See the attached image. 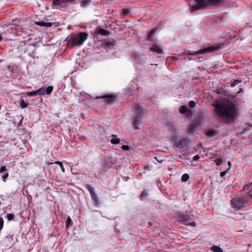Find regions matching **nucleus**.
<instances>
[{
    "instance_id": "423d86ee",
    "label": "nucleus",
    "mask_w": 252,
    "mask_h": 252,
    "mask_svg": "<svg viewBox=\"0 0 252 252\" xmlns=\"http://www.w3.org/2000/svg\"><path fill=\"white\" fill-rule=\"evenodd\" d=\"M223 47V45H214L208 47L207 48H205L204 49L199 50L197 51L194 52L193 53H191L189 52V54L191 55H197L202 54H204L206 53H211L214 51H218Z\"/></svg>"
},
{
    "instance_id": "4be33fe9",
    "label": "nucleus",
    "mask_w": 252,
    "mask_h": 252,
    "mask_svg": "<svg viewBox=\"0 0 252 252\" xmlns=\"http://www.w3.org/2000/svg\"><path fill=\"white\" fill-rule=\"evenodd\" d=\"M113 138L111 140V143L113 144H117L120 143V139L117 137L115 135H112Z\"/></svg>"
},
{
    "instance_id": "6e6552de",
    "label": "nucleus",
    "mask_w": 252,
    "mask_h": 252,
    "mask_svg": "<svg viewBox=\"0 0 252 252\" xmlns=\"http://www.w3.org/2000/svg\"><path fill=\"white\" fill-rule=\"evenodd\" d=\"M231 204L234 208L240 209L245 206L246 203L245 200L242 198H238L234 200H231Z\"/></svg>"
},
{
    "instance_id": "aec40b11",
    "label": "nucleus",
    "mask_w": 252,
    "mask_h": 252,
    "mask_svg": "<svg viewBox=\"0 0 252 252\" xmlns=\"http://www.w3.org/2000/svg\"><path fill=\"white\" fill-rule=\"evenodd\" d=\"M149 194L147 190L144 189V190L142 192L141 194L140 195V199L141 200H145L147 197L148 196Z\"/></svg>"
},
{
    "instance_id": "ea45409f",
    "label": "nucleus",
    "mask_w": 252,
    "mask_h": 252,
    "mask_svg": "<svg viewBox=\"0 0 252 252\" xmlns=\"http://www.w3.org/2000/svg\"><path fill=\"white\" fill-rule=\"evenodd\" d=\"M226 173H227V171H223L220 173V175L221 177H223L226 175Z\"/></svg>"
},
{
    "instance_id": "49530a36",
    "label": "nucleus",
    "mask_w": 252,
    "mask_h": 252,
    "mask_svg": "<svg viewBox=\"0 0 252 252\" xmlns=\"http://www.w3.org/2000/svg\"><path fill=\"white\" fill-rule=\"evenodd\" d=\"M243 91V89L240 88V91L239 92H238L237 94H238Z\"/></svg>"
},
{
    "instance_id": "72a5a7b5",
    "label": "nucleus",
    "mask_w": 252,
    "mask_h": 252,
    "mask_svg": "<svg viewBox=\"0 0 252 252\" xmlns=\"http://www.w3.org/2000/svg\"><path fill=\"white\" fill-rule=\"evenodd\" d=\"M189 105L190 108H193L195 106V102L194 101L191 100V101H190L189 102Z\"/></svg>"
},
{
    "instance_id": "473e14b6",
    "label": "nucleus",
    "mask_w": 252,
    "mask_h": 252,
    "mask_svg": "<svg viewBox=\"0 0 252 252\" xmlns=\"http://www.w3.org/2000/svg\"><path fill=\"white\" fill-rule=\"evenodd\" d=\"M6 218L8 220H12L14 219V215L12 214H8L6 215Z\"/></svg>"
},
{
    "instance_id": "3c124183",
    "label": "nucleus",
    "mask_w": 252,
    "mask_h": 252,
    "mask_svg": "<svg viewBox=\"0 0 252 252\" xmlns=\"http://www.w3.org/2000/svg\"><path fill=\"white\" fill-rule=\"evenodd\" d=\"M157 161H158V162H159V163H161V162H162V160H158V159H157Z\"/></svg>"
},
{
    "instance_id": "864d4df0",
    "label": "nucleus",
    "mask_w": 252,
    "mask_h": 252,
    "mask_svg": "<svg viewBox=\"0 0 252 252\" xmlns=\"http://www.w3.org/2000/svg\"><path fill=\"white\" fill-rule=\"evenodd\" d=\"M228 165H231V162L229 161L228 162Z\"/></svg>"
},
{
    "instance_id": "cd10ccee",
    "label": "nucleus",
    "mask_w": 252,
    "mask_h": 252,
    "mask_svg": "<svg viewBox=\"0 0 252 252\" xmlns=\"http://www.w3.org/2000/svg\"><path fill=\"white\" fill-rule=\"evenodd\" d=\"M91 2V0H82L81 1V6H85L89 4Z\"/></svg>"
},
{
    "instance_id": "7ed1b4c3",
    "label": "nucleus",
    "mask_w": 252,
    "mask_h": 252,
    "mask_svg": "<svg viewBox=\"0 0 252 252\" xmlns=\"http://www.w3.org/2000/svg\"><path fill=\"white\" fill-rule=\"evenodd\" d=\"M176 218L177 221L184 225H189L192 227L196 226V223L188 214V211H178L176 213Z\"/></svg>"
},
{
    "instance_id": "8fccbe9b",
    "label": "nucleus",
    "mask_w": 252,
    "mask_h": 252,
    "mask_svg": "<svg viewBox=\"0 0 252 252\" xmlns=\"http://www.w3.org/2000/svg\"><path fill=\"white\" fill-rule=\"evenodd\" d=\"M246 131H247V130L246 129H244L243 132H242V133H245V132H246Z\"/></svg>"
},
{
    "instance_id": "b1692460",
    "label": "nucleus",
    "mask_w": 252,
    "mask_h": 252,
    "mask_svg": "<svg viewBox=\"0 0 252 252\" xmlns=\"http://www.w3.org/2000/svg\"><path fill=\"white\" fill-rule=\"evenodd\" d=\"M250 189V191L249 192V195L252 197V183L249 184V185L244 187V189L246 190L247 189Z\"/></svg>"
},
{
    "instance_id": "f257e3e1",
    "label": "nucleus",
    "mask_w": 252,
    "mask_h": 252,
    "mask_svg": "<svg viewBox=\"0 0 252 252\" xmlns=\"http://www.w3.org/2000/svg\"><path fill=\"white\" fill-rule=\"evenodd\" d=\"M217 118L226 124L233 123L238 116L237 108L232 103L217 104L214 109Z\"/></svg>"
},
{
    "instance_id": "ddd939ff",
    "label": "nucleus",
    "mask_w": 252,
    "mask_h": 252,
    "mask_svg": "<svg viewBox=\"0 0 252 252\" xmlns=\"http://www.w3.org/2000/svg\"><path fill=\"white\" fill-rule=\"evenodd\" d=\"M218 131L213 129H209L206 130V134L207 136L209 137H213L218 134Z\"/></svg>"
},
{
    "instance_id": "37998d69",
    "label": "nucleus",
    "mask_w": 252,
    "mask_h": 252,
    "mask_svg": "<svg viewBox=\"0 0 252 252\" xmlns=\"http://www.w3.org/2000/svg\"><path fill=\"white\" fill-rule=\"evenodd\" d=\"M16 26H15V25H11V27H10V29H14V28H16Z\"/></svg>"
},
{
    "instance_id": "de8ad7c7",
    "label": "nucleus",
    "mask_w": 252,
    "mask_h": 252,
    "mask_svg": "<svg viewBox=\"0 0 252 252\" xmlns=\"http://www.w3.org/2000/svg\"><path fill=\"white\" fill-rule=\"evenodd\" d=\"M126 11H127V15H128L130 12V10L128 8H127Z\"/></svg>"
},
{
    "instance_id": "1a4fd4ad",
    "label": "nucleus",
    "mask_w": 252,
    "mask_h": 252,
    "mask_svg": "<svg viewBox=\"0 0 252 252\" xmlns=\"http://www.w3.org/2000/svg\"><path fill=\"white\" fill-rule=\"evenodd\" d=\"M190 141L187 138H183L180 140L179 141L175 142L174 146L179 149H183L185 147L189 145Z\"/></svg>"
},
{
    "instance_id": "a19ab883",
    "label": "nucleus",
    "mask_w": 252,
    "mask_h": 252,
    "mask_svg": "<svg viewBox=\"0 0 252 252\" xmlns=\"http://www.w3.org/2000/svg\"><path fill=\"white\" fill-rule=\"evenodd\" d=\"M199 158V156L198 155H196L193 157V159L194 160H197Z\"/></svg>"
},
{
    "instance_id": "a878e982",
    "label": "nucleus",
    "mask_w": 252,
    "mask_h": 252,
    "mask_svg": "<svg viewBox=\"0 0 252 252\" xmlns=\"http://www.w3.org/2000/svg\"><path fill=\"white\" fill-rule=\"evenodd\" d=\"M26 94H27V95L28 96H32L38 95L37 90H35V91H32V92H28V93H27Z\"/></svg>"
},
{
    "instance_id": "9d476101",
    "label": "nucleus",
    "mask_w": 252,
    "mask_h": 252,
    "mask_svg": "<svg viewBox=\"0 0 252 252\" xmlns=\"http://www.w3.org/2000/svg\"><path fill=\"white\" fill-rule=\"evenodd\" d=\"M53 90L52 86L47 87H42L37 90L38 95H43L45 94L50 95Z\"/></svg>"
},
{
    "instance_id": "5fc2aeb1",
    "label": "nucleus",
    "mask_w": 252,
    "mask_h": 252,
    "mask_svg": "<svg viewBox=\"0 0 252 252\" xmlns=\"http://www.w3.org/2000/svg\"><path fill=\"white\" fill-rule=\"evenodd\" d=\"M128 94L129 95H131V94H129L127 92V95Z\"/></svg>"
},
{
    "instance_id": "4d7b16f0",
    "label": "nucleus",
    "mask_w": 252,
    "mask_h": 252,
    "mask_svg": "<svg viewBox=\"0 0 252 252\" xmlns=\"http://www.w3.org/2000/svg\"><path fill=\"white\" fill-rule=\"evenodd\" d=\"M48 164H52V163H47Z\"/></svg>"
},
{
    "instance_id": "f704fd0d",
    "label": "nucleus",
    "mask_w": 252,
    "mask_h": 252,
    "mask_svg": "<svg viewBox=\"0 0 252 252\" xmlns=\"http://www.w3.org/2000/svg\"><path fill=\"white\" fill-rule=\"evenodd\" d=\"M8 173L7 172H6L5 174L2 176V180L4 182L6 181V179L8 177Z\"/></svg>"
},
{
    "instance_id": "c85d7f7f",
    "label": "nucleus",
    "mask_w": 252,
    "mask_h": 252,
    "mask_svg": "<svg viewBox=\"0 0 252 252\" xmlns=\"http://www.w3.org/2000/svg\"><path fill=\"white\" fill-rule=\"evenodd\" d=\"M54 163L56 164H58V165H59L60 166V167L61 168V170H62L63 172H65V169H64V168L63 167V164L62 162L57 161L55 162Z\"/></svg>"
},
{
    "instance_id": "c03bdc74",
    "label": "nucleus",
    "mask_w": 252,
    "mask_h": 252,
    "mask_svg": "<svg viewBox=\"0 0 252 252\" xmlns=\"http://www.w3.org/2000/svg\"><path fill=\"white\" fill-rule=\"evenodd\" d=\"M122 149L124 150H126V145H123L122 147Z\"/></svg>"
},
{
    "instance_id": "2f4dec72",
    "label": "nucleus",
    "mask_w": 252,
    "mask_h": 252,
    "mask_svg": "<svg viewBox=\"0 0 252 252\" xmlns=\"http://www.w3.org/2000/svg\"><path fill=\"white\" fill-rule=\"evenodd\" d=\"M91 196L94 201H95L96 203H98V197L97 194L95 193L91 195Z\"/></svg>"
},
{
    "instance_id": "39448f33",
    "label": "nucleus",
    "mask_w": 252,
    "mask_h": 252,
    "mask_svg": "<svg viewBox=\"0 0 252 252\" xmlns=\"http://www.w3.org/2000/svg\"><path fill=\"white\" fill-rule=\"evenodd\" d=\"M196 4L190 5L189 9L191 12L203 9L209 6V0H194Z\"/></svg>"
},
{
    "instance_id": "4c0bfd02",
    "label": "nucleus",
    "mask_w": 252,
    "mask_h": 252,
    "mask_svg": "<svg viewBox=\"0 0 252 252\" xmlns=\"http://www.w3.org/2000/svg\"><path fill=\"white\" fill-rule=\"evenodd\" d=\"M3 226V220L2 218H0V231L2 229Z\"/></svg>"
},
{
    "instance_id": "20e7f679",
    "label": "nucleus",
    "mask_w": 252,
    "mask_h": 252,
    "mask_svg": "<svg viewBox=\"0 0 252 252\" xmlns=\"http://www.w3.org/2000/svg\"><path fill=\"white\" fill-rule=\"evenodd\" d=\"M134 112L133 118L132 125L135 129L138 128V126L142 123L143 120V111L142 107L137 105L135 108H132Z\"/></svg>"
},
{
    "instance_id": "0eeeda50",
    "label": "nucleus",
    "mask_w": 252,
    "mask_h": 252,
    "mask_svg": "<svg viewBox=\"0 0 252 252\" xmlns=\"http://www.w3.org/2000/svg\"><path fill=\"white\" fill-rule=\"evenodd\" d=\"M96 98H102L103 101L106 104L110 105L115 102L117 97L113 94H106L101 96L96 97Z\"/></svg>"
},
{
    "instance_id": "f03ea898",
    "label": "nucleus",
    "mask_w": 252,
    "mask_h": 252,
    "mask_svg": "<svg viewBox=\"0 0 252 252\" xmlns=\"http://www.w3.org/2000/svg\"><path fill=\"white\" fill-rule=\"evenodd\" d=\"M88 34L85 32H81L77 34H73L68 36L66 39L68 44L71 47L81 46L87 39Z\"/></svg>"
},
{
    "instance_id": "c756f323",
    "label": "nucleus",
    "mask_w": 252,
    "mask_h": 252,
    "mask_svg": "<svg viewBox=\"0 0 252 252\" xmlns=\"http://www.w3.org/2000/svg\"><path fill=\"white\" fill-rule=\"evenodd\" d=\"M241 83V81L240 80H234L230 84V86L231 87H233L239 83Z\"/></svg>"
},
{
    "instance_id": "58836bf2",
    "label": "nucleus",
    "mask_w": 252,
    "mask_h": 252,
    "mask_svg": "<svg viewBox=\"0 0 252 252\" xmlns=\"http://www.w3.org/2000/svg\"><path fill=\"white\" fill-rule=\"evenodd\" d=\"M215 162L218 166H220L222 163V161L220 159H216Z\"/></svg>"
},
{
    "instance_id": "f8f14e48",
    "label": "nucleus",
    "mask_w": 252,
    "mask_h": 252,
    "mask_svg": "<svg viewBox=\"0 0 252 252\" xmlns=\"http://www.w3.org/2000/svg\"><path fill=\"white\" fill-rule=\"evenodd\" d=\"M180 112L183 114L189 115L191 114V111L185 105H182L180 108Z\"/></svg>"
},
{
    "instance_id": "e433bc0d",
    "label": "nucleus",
    "mask_w": 252,
    "mask_h": 252,
    "mask_svg": "<svg viewBox=\"0 0 252 252\" xmlns=\"http://www.w3.org/2000/svg\"><path fill=\"white\" fill-rule=\"evenodd\" d=\"M3 172H7V169L5 166H1L0 167V173H3Z\"/></svg>"
},
{
    "instance_id": "603ef678",
    "label": "nucleus",
    "mask_w": 252,
    "mask_h": 252,
    "mask_svg": "<svg viewBox=\"0 0 252 252\" xmlns=\"http://www.w3.org/2000/svg\"><path fill=\"white\" fill-rule=\"evenodd\" d=\"M2 39V37L1 36V35L0 34V41H1Z\"/></svg>"
},
{
    "instance_id": "6e6d98bb",
    "label": "nucleus",
    "mask_w": 252,
    "mask_h": 252,
    "mask_svg": "<svg viewBox=\"0 0 252 252\" xmlns=\"http://www.w3.org/2000/svg\"><path fill=\"white\" fill-rule=\"evenodd\" d=\"M123 10H124V12L126 11V10H125V9H123Z\"/></svg>"
},
{
    "instance_id": "09e8293b",
    "label": "nucleus",
    "mask_w": 252,
    "mask_h": 252,
    "mask_svg": "<svg viewBox=\"0 0 252 252\" xmlns=\"http://www.w3.org/2000/svg\"><path fill=\"white\" fill-rule=\"evenodd\" d=\"M130 147L128 145H127V148H126L127 151H129L130 150Z\"/></svg>"
},
{
    "instance_id": "393cba45",
    "label": "nucleus",
    "mask_w": 252,
    "mask_h": 252,
    "mask_svg": "<svg viewBox=\"0 0 252 252\" xmlns=\"http://www.w3.org/2000/svg\"><path fill=\"white\" fill-rule=\"evenodd\" d=\"M114 41H112V42H106V45H105V47L106 48H107V49H111L113 48V47L114 46Z\"/></svg>"
},
{
    "instance_id": "2eb2a0df",
    "label": "nucleus",
    "mask_w": 252,
    "mask_h": 252,
    "mask_svg": "<svg viewBox=\"0 0 252 252\" xmlns=\"http://www.w3.org/2000/svg\"><path fill=\"white\" fill-rule=\"evenodd\" d=\"M35 24L37 26L45 27H50L52 26V23L50 22H45L44 21H38L36 22Z\"/></svg>"
},
{
    "instance_id": "f3484780",
    "label": "nucleus",
    "mask_w": 252,
    "mask_h": 252,
    "mask_svg": "<svg viewBox=\"0 0 252 252\" xmlns=\"http://www.w3.org/2000/svg\"><path fill=\"white\" fill-rule=\"evenodd\" d=\"M96 32L97 34H100L104 36L108 35L110 33L108 31L101 28L98 29Z\"/></svg>"
},
{
    "instance_id": "dca6fc26",
    "label": "nucleus",
    "mask_w": 252,
    "mask_h": 252,
    "mask_svg": "<svg viewBox=\"0 0 252 252\" xmlns=\"http://www.w3.org/2000/svg\"><path fill=\"white\" fill-rule=\"evenodd\" d=\"M209 6H219L223 2V0H209Z\"/></svg>"
},
{
    "instance_id": "6ab92c4d",
    "label": "nucleus",
    "mask_w": 252,
    "mask_h": 252,
    "mask_svg": "<svg viewBox=\"0 0 252 252\" xmlns=\"http://www.w3.org/2000/svg\"><path fill=\"white\" fill-rule=\"evenodd\" d=\"M73 0H53V4L54 5H60L64 2L72 1Z\"/></svg>"
},
{
    "instance_id": "a18cd8bd",
    "label": "nucleus",
    "mask_w": 252,
    "mask_h": 252,
    "mask_svg": "<svg viewBox=\"0 0 252 252\" xmlns=\"http://www.w3.org/2000/svg\"><path fill=\"white\" fill-rule=\"evenodd\" d=\"M223 94L225 95L228 96V95L227 94L226 92L225 91H223V93H222Z\"/></svg>"
},
{
    "instance_id": "79ce46f5",
    "label": "nucleus",
    "mask_w": 252,
    "mask_h": 252,
    "mask_svg": "<svg viewBox=\"0 0 252 252\" xmlns=\"http://www.w3.org/2000/svg\"><path fill=\"white\" fill-rule=\"evenodd\" d=\"M23 118L22 117L21 120L19 121V122L18 123V125L19 126H21L22 125V122H23Z\"/></svg>"
},
{
    "instance_id": "4468645a",
    "label": "nucleus",
    "mask_w": 252,
    "mask_h": 252,
    "mask_svg": "<svg viewBox=\"0 0 252 252\" xmlns=\"http://www.w3.org/2000/svg\"><path fill=\"white\" fill-rule=\"evenodd\" d=\"M150 50L158 54H162L163 53V50L160 47L156 45H154L152 48H151Z\"/></svg>"
},
{
    "instance_id": "412c9836",
    "label": "nucleus",
    "mask_w": 252,
    "mask_h": 252,
    "mask_svg": "<svg viewBox=\"0 0 252 252\" xmlns=\"http://www.w3.org/2000/svg\"><path fill=\"white\" fill-rule=\"evenodd\" d=\"M210 250L213 252H223L222 250L219 246L215 245L211 247Z\"/></svg>"
},
{
    "instance_id": "a211bd4d",
    "label": "nucleus",
    "mask_w": 252,
    "mask_h": 252,
    "mask_svg": "<svg viewBox=\"0 0 252 252\" xmlns=\"http://www.w3.org/2000/svg\"><path fill=\"white\" fill-rule=\"evenodd\" d=\"M157 30L156 28H154L153 30H152L148 34V35L147 36L146 39L148 41H151L152 38L154 34H155L156 31Z\"/></svg>"
},
{
    "instance_id": "5701e85b",
    "label": "nucleus",
    "mask_w": 252,
    "mask_h": 252,
    "mask_svg": "<svg viewBox=\"0 0 252 252\" xmlns=\"http://www.w3.org/2000/svg\"><path fill=\"white\" fill-rule=\"evenodd\" d=\"M189 176L188 174L185 173L184 174L182 177H181V180L183 182H186L189 180Z\"/></svg>"
},
{
    "instance_id": "c9c22d12",
    "label": "nucleus",
    "mask_w": 252,
    "mask_h": 252,
    "mask_svg": "<svg viewBox=\"0 0 252 252\" xmlns=\"http://www.w3.org/2000/svg\"><path fill=\"white\" fill-rule=\"evenodd\" d=\"M71 222V220L70 218V217H68L66 220V223H65V224H66V226L67 227H68L69 226V225L70 224Z\"/></svg>"
},
{
    "instance_id": "7c9ffc66",
    "label": "nucleus",
    "mask_w": 252,
    "mask_h": 252,
    "mask_svg": "<svg viewBox=\"0 0 252 252\" xmlns=\"http://www.w3.org/2000/svg\"><path fill=\"white\" fill-rule=\"evenodd\" d=\"M20 106L22 108H25L27 107L28 104L25 103L24 100H21L20 101Z\"/></svg>"
},
{
    "instance_id": "9b49d317",
    "label": "nucleus",
    "mask_w": 252,
    "mask_h": 252,
    "mask_svg": "<svg viewBox=\"0 0 252 252\" xmlns=\"http://www.w3.org/2000/svg\"><path fill=\"white\" fill-rule=\"evenodd\" d=\"M200 123V119L191 123L188 127V130L189 132H194Z\"/></svg>"
},
{
    "instance_id": "bb28decb",
    "label": "nucleus",
    "mask_w": 252,
    "mask_h": 252,
    "mask_svg": "<svg viewBox=\"0 0 252 252\" xmlns=\"http://www.w3.org/2000/svg\"><path fill=\"white\" fill-rule=\"evenodd\" d=\"M86 188L87 189L89 190L91 195L95 193L94 191V188L93 187H91L90 185H87Z\"/></svg>"
}]
</instances>
